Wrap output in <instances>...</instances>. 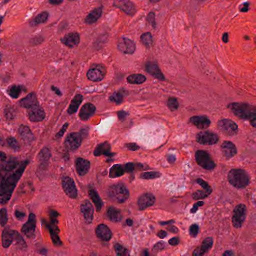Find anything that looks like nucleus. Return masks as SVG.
<instances>
[{"label": "nucleus", "mask_w": 256, "mask_h": 256, "mask_svg": "<svg viewBox=\"0 0 256 256\" xmlns=\"http://www.w3.org/2000/svg\"><path fill=\"white\" fill-rule=\"evenodd\" d=\"M120 50L125 54H132L136 50L134 44L130 40L124 38L118 45Z\"/></svg>", "instance_id": "cd10ccee"}, {"label": "nucleus", "mask_w": 256, "mask_h": 256, "mask_svg": "<svg viewBox=\"0 0 256 256\" xmlns=\"http://www.w3.org/2000/svg\"><path fill=\"white\" fill-rule=\"evenodd\" d=\"M141 40L144 44L149 47L152 42V37L150 32H146L141 36Z\"/></svg>", "instance_id": "de8ad7c7"}, {"label": "nucleus", "mask_w": 256, "mask_h": 256, "mask_svg": "<svg viewBox=\"0 0 256 256\" xmlns=\"http://www.w3.org/2000/svg\"><path fill=\"white\" fill-rule=\"evenodd\" d=\"M124 174V167L121 164H115L110 170L109 176L116 178L123 176Z\"/></svg>", "instance_id": "c9c22d12"}, {"label": "nucleus", "mask_w": 256, "mask_h": 256, "mask_svg": "<svg viewBox=\"0 0 256 256\" xmlns=\"http://www.w3.org/2000/svg\"><path fill=\"white\" fill-rule=\"evenodd\" d=\"M114 249L118 256H130L128 250L119 244L114 245Z\"/></svg>", "instance_id": "49530a36"}, {"label": "nucleus", "mask_w": 256, "mask_h": 256, "mask_svg": "<svg viewBox=\"0 0 256 256\" xmlns=\"http://www.w3.org/2000/svg\"><path fill=\"white\" fill-rule=\"evenodd\" d=\"M214 244L213 239L212 238H208L204 239L201 246L198 248L193 253L194 256H203L212 246Z\"/></svg>", "instance_id": "5701e85b"}, {"label": "nucleus", "mask_w": 256, "mask_h": 256, "mask_svg": "<svg viewBox=\"0 0 256 256\" xmlns=\"http://www.w3.org/2000/svg\"><path fill=\"white\" fill-rule=\"evenodd\" d=\"M50 236L52 240V242L55 246H58L62 245V242L60 240L58 234Z\"/></svg>", "instance_id": "338daca9"}, {"label": "nucleus", "mask_w": 256, "mask_h": 256, "mask_svg": "<svg viewBox=\"0 0 256 256\" xmlns=\"http://www.w3.org/2000/svg\"><path fill=\"white\" fill-rule=\"evenodd\" d=\"M46 230L49 232L50 236L58 234L60 228L56 225H46Z\"/></svg>", "instance_id": "3c124183"}, {"label": "nucleus", "mask_w": 256, "mask_h": 256, "mask_svg": "<svg viewBox=\"0 0 256 256\" xmlns=\"http://www.w3.org/2000/svg\"><path fill=\"white\" fill-rule=\"evenodd\" d=\"M179 104L176 99L170 98L168 102V106L172 110L174 111L178 108Z\"/></svg>", "instance_id": "6e6d98bb"}, {"label": "nucleus", "mask_w": 256, "mask_h": 256, "mask_svg": "<svg viewBox=\"0 0 256 256\" xmlns=\"http://www.w3.org/2000/svg\"><path fill=\"white\" fill-rule=\"evenodd\" d=\"M166 248V243L163 241L158 242L154 246V250L156 251L162 250Z\"/></svg>", "instance_id": "69168bd1"}, {"label": "nucleus", "mask_w": 256, "mask_h": 256, "mask_svg": "<svg viewBox=\"0 0 256 256\" xmlns=\"http://www.w3.org/2000/svg\"><path fill=\"white\" fill-rule=\"evenodd\" d=\"M228 108L235 116L240 119L250 120L252 126L256 127V106L234 102L229 104Z\"/></svg>", "instance_id": "f03ea898"}, {"label": "nucleus", "mask_w": 256, "mask_h": 256, "mask_svg": "<svg viewBox=\"0 0 256 256\" xmlns=\"http://www.w3.org/2000/svg\"><path fill=\"white\" fill-rule=\"evenodd\" d=\"M81 212L85 220L90 223L92 222L94 213V208L89 200H85L81 206Z\"/></svg>", "instance_id": "412c9836"}, {"label": "nucleus", "mask_w": 256, "mask_h": 256, "mask_svg": "<svg viewBox=\"0 0 256 256\" xmlns=\"http://www.w3.org/2000/svg\"><path fill=\"white\" fill-rule=\"evenodd\" d=\"M218 127L222 130L229 132H235L238 128V125L235 122L228 120H219Z\"/></svg>", "instance_id": "473e14b6"}, {"label": "nucleus", "mask_w": 256, "mask_h": 256, "mask_svg": "<svg viewBox=\"0 0 256 256\" xmlns=\"http://www.w3.org/2000/svg\"><path fill=\"white\" fill-rule=\"evenodd\" d=\"M44 41L42 36H36L31 38L28 40V44L30 46H35L42 44Z\"/></svg>", "instance_id": "09e8293b"}, {"label": "nucleus", "mask_w": 256, "mask_h": 256, "mask_svg": "<svg viewBox=\"0 0 256 256\" xmlns=\"http://www.w3.org/2000/svg\"><path fill=\"white\" fill-rule=\"evenodd\" d=\"M130 115L128 112L124 110L119 111L118 112V116L120 121L122 122L126 120V116Z\"/></svg>", "instance_id": "680f3d73"}, {"label": "nucleus", "mask_w": 256, "mask_h": 256, "mask_svg": "<svg viewBox=\"0 0 256 256\" xmlns=\"http://www.w3.org/2000/svg\"><path fill=\"white\" fill-rule=\"evenodd\" d=\"M4 113L7 119L14 120L16 116V112L14 107H10L4 110Z\"/></svg>", "instance_id": "8fccbe9b"}, {"label": "nucleus", "mask_w": 256, "mask_h": 256, "mask_svg": "<svg viewBox=\"0 0 256 256\" xmlns=\"http://www.w3.org/2000/svg\"><path fill=\"white\" fill-rule=\"evenodd\" d=\"M124 99V96L120 92H114L110 98L112 101L116 102L118 104H120Z\"/></svg>", "instance_id": "864d4df0"}, {"label": "nucleus", "mask_w": 256, "mask_h": 256, "mask_svg": "<svg viewBox=\"0 0 256 256\" xmlns=\"http://www.w3.org/2000/svg\"><path fill=\"white\" fill-rule=\"evenodd\" d=\"M22 90L20 86H13L10 90V94L14 98H18L19 97L20 94Z\"/></svg>", "instance_id": "5fc2aeb1"}, {"label": "nucleus", "mask_w": 256, "mask_h": 256, "mask_svg": "<svg viewBox=\"0 0 256 256\" xmlns=\"http://www.w3.org/2000/svg\"><path fill=\"white\" fill-rule=\"evenodd\" d=\"M20 164L18 158L12 156L8 158L4 152L0 151V170L1 171L13 172Z\"/></svg>", "instance_id": "20e7f679"}, {"label": "nucleus", "mask_w": 256, "mask_h": 256, "mask_svg": "<svg viewBox=\"0 0 256 256\" xmlns=\"http://www.w3.org/2000/svg\"><path fill=\"white\" fill-rule=\"evenodd\" d=\"M96 106L92 104L86 103L82 106L80 112V119L84 122L88 121L92 117L96 112Z\"/></svg>", "instance_id": "9d476101"}, {"label": "nucleus", "mask_w": 256, "mask_h": 256, "mask_svg": "<svg viewBox=\"0 0 256 256\" xmlns=\"http://www.w3.org/2000/svg\"><path fill=\"white\" fill-rule=\"evenodd\" d=\"M125 146L130 151H138L140 149V146L136 143H127L125 144Z\"/></svg>", "instance_id": "052dcab7"}, {"label": "nucleus", "mask_w": 256, "mask_h": 256, "mask_svg": "<svg viewBox=\"0 0 256 256\" xmlns=\"http://www.w3.org/2000/svg\"><path fill=\"white\" fill-rule=\"evenodd\" d=\"M52 157V154L50 150L45 147L42 149L39 154L38 158L40 162V168L45 170L48 166V162Z\"/></svg>", "instance_id": "a878e982"}, {"label": "nucleus", "mask_w": 256, "mask_h": 256, "mask_svg": "<svg viewBox=\"0 0 256 256\" xmlns=\"http://www.w3.org/2000/svg\"><path fill=\"white\" fill-rule=\"evenodd\" d=\"M36 216L35 214L30 213L29 215L28 220L25 224H36Z\"/></svg>", "instance_id": "774afa93"}, {"label": "nucleus", "mask_w": 256, "mask_h": 256, "mask_svg": "<svg viewBox=\"0 0 256 256\" xmlns=\"http://www.w3.org/2000/svg\"><path fill=\"white\" fill-rule=\"evenodd\" d=\"M127 80L130 84H140L146 82V78L144 75L136 74L129 76L127 78Z\"/></svg>", "instance_id": "f704fd0d"}, {"label": "nucleus", "mask_w": 256, "mask_h": 256, "mask_svg": "<svg viewBox=\"0 0 256 256\" xmlns=\"http://www.w3.org/2000/svg\"><path fill=\"white\" fill-rule=\"evenodd\" d=\"M7 210L2 208L0 210V224H6L8 222Z\"/></svg>", "instance_id": "4d7b16f0"}, {"label": "nucleus", "mask_w": 256, "mask_h": 256, "mask_svg": "<svg viewBox=\"0 0 256 256\" xmlns=\"http://www.w3.org/2000/svg\"><path fill=\"white\" fill-rule=\"evenodd\" d=\"M83 101V96L82 94H76L68 108V113L72 115L76 113Z\"/></svg>", "instance_id": "2f4dec72"}, {"label": "nucleus", "mask_w": 256, "mask_h": 256, "mask_svg": "<svg viewBox=\"0 0 256 256\" xmlns=\"http://www.w3.org/2000/svg\"><path fill=\"white\" fill-rule=\"evenodd\" d=\"M102 8H98L94 10L86 16L85 22L87 24H92L96 22L102 16Z\"/></svg>", "instance_id": "72a5a7b5"}, {"label": "nucleus", "mask_w": 256, "mask_h": 256, "mask_svg": "<svg viewBox=\"0 0 256 256\" xmlns=\"http://www.w3.org/2000/svg\"><path fill=\"white\" fill-rule=\"evenodd\" d=\"M160 176V174L158 172H148L140 174V178L142 180H153L158 178Z\"/></svg>", "instance_id": "ea45409f"}, {"label": "nucleus", "mask_w": 256, "mask_h": 256, "mask_svg": "<svg viewBox=\"0 0 256 256\" xmlns=\"http://www.w3.org/2000/svg\"><path fill=\"white\" fill-rule=\"evenodd\" d=\"M106 74L104 67L100 65H97L96 66L90 70L87 73L88 78L93 82L102 81Z\"/></svg>", "instance_id": "9b49d317"}, {"label": "nucleus", "mask_w": 256, "mask_h": 256, "mask_svg": "<svg viewBox=\"0 0 256 256\" xmlns=\"http://www.w3.org/2000/svg\"><path fill=\"white\" fill-rule=\"evenodd\" d=\"M106 216L112 222H119L122 220V210L114 206L110 207L107 210Z\"/></svg>", "instance_id": "c85d7f7f"}, {"label": "nucleus", "mask_w": 256, "mask_h": 256, "mask_svg": "<svg viewBox=\"0 0 256 256\" xmlns=\"http://www.w3.org/2000/svg\"><path fill=\"white\" fill-rule=\"evenodd\" d=\"M28 113L29 120L32 122H42L46 118L44 110L40 104L30 110Z\"/></svg>", "instance_id": "f8f14e48"}, {"label": "nucleus", "mask_w": 256, "mask_h": 256, "mask_svg": "<svg viewBox=\"0 0 256 256\" xmlns=\"http://www.w3.org/2000/svg\"><path fill=\"white\" fill-rule=\"evenodd\" d=\"M109 196L111 198L117 196L120 203H124L128 198L129 192L126 187L122 184L114 185L108 190Z\"/></svg>", "instance_id": "423d86ee"}, {"label": "nucleus", "mask_w": 256, "mask_h": 256, "mask_svg": "<svg viewBox=\"0 0 256 256\" xmlns=\"http://www.w3.org/2000/svg\"><path fill=\"white\" fill-rule=\"evenodd\" d=\"M246 206L244 204H240L234 209V215L232 218L233 223L242 224L246 219Z\"/></svg>", "instance_id": "2eb2a0df"}, {"label": "nucleus", "mask_w": 256, "mask_h": 256, "mask_svg": "<svg viewBox=\"0 0 256 256\" xmlns=\"http://www.w3.org/2000/svg\"><path fill=\"white\" fill-rule=\"evenodd\" d=\"M196 160L198 164L204 170H210L216 166L214 162L210 160V154L204 150H198L196 152Z\"/></svg>", "instance_id": "39448f33"}, {"label": "nucleus", "mask_w": 256, "mask_h": 256, "mask_svg": "<svg viewBox=\"0 0 256 256\" xmlns=\"http://www.w3.org/2000/svg\"><path fill=\"white\" fill-rule=\"evenodd\" d=\"M6 143L9 147L15 151L20 149V146L18 141L14 137H10L6 139Z\"/></svg>", "instance_id": "c03bdc74"}, {"label": "nucleus", "mask_w": 256, "mask_h": 256, "mask_svg": "<svg viewBox=\"0 0 256 256\" xmlns=\"http://www.w3.org/2000/svg\"><path fill=\"white\" fill-rule=\"evenodd\" d=\"M90 196L93 202L96 205V212H100L104 205V204L102 201V200L100 198L99 195L96 192L93 191L91 192Z\"/></svg>", "instance_id": "e433bc0d"}, {"label": "nucleus", "mask_w": 256, "mask_h": 256, "mask_svg": "<svg viewBox=\"0 0 256 256\" xmlns=\"http://www.w3.org/2000/svg\"><path fill=\"white\" fill-rule=\"evenodd\" d=\"M68 123H65L59 131V132L56 134V137L57 138H61L64 136L65 132L66 131L68 126Z\"/></svg>", "instance_id": "0e129e2a"}, {"label": "nucleus", "mask_w": 256, "mask_h": 256, "mask_svg": "<svg viewBox=\"0 0 256 256\" xmlns=\"http://www.w3.org/2000/svg\"><path fill=\"white\" fill-rule=\"evenodd\" d=\"M30 162L28 160L22 162L15 172L11 173L0 170V204H6L10 200L17 184Z\"/></svg>", "instance_id": "f257e3e1"}, {"label": "nucleus", "mask_w": 256, "mask_h": 256, "mask_svg": "<svg viewBox=\"0 0 256 256\" xmlns=\"http://www.w3.org/2000/svg\"><path fill=\"white\" fill-rule=\"evenodd\" d=\"M50 218V223L49 224H58V221L56 219V218L60 216V214L58 212L51 210L49 212L48 214ZM40 222L42 224H48L47 220L44 218H40Z\"/></svg>", "instance_id": "58836bf2"}, {"label": "nucleus", "mask_w": 256, "mask_h": 256, "mask_svg": "<svg viewBox=\"0 0 256 256\" xmlns=\"http://www.w3.org/2000/svg\"><path fill=\"white\" fill-rule=\"evenodd\" d=\"M222 152L228 158H232L237 154V149L232 142L224 141L222 144Z\"/></svg>", "instance_id": "7c9ffc66"}, {"label": "nucleus", "mask_w": 256, "mask_h": 256, "mask_svg": "<svg viewBox=\"0 0 256 256\" xmlns=\"http://www.w3.org/2000/svg\"><path fill=\"white\" fill-rule=\"evenodd\" d=\"M228 180L234 188L238 190H242L250 184V176L244 169L233 168L228 173Z\"/></svg>", "instance_id": "7ed1b4c3"}, {"label": "nucleus", "mask_w": 256, "mask_h": 256, "mask_svg": "<svg viewBox=\"0 0 256 256\" xmlns=\"http://www.w3.org/2000/svg\"><path fill=\"white\" fill-rule=\"evenodd\" d=\"M147 20L154 28H156V15L154 12H150L147 17Z\"/></svg>", "instance_id": "bf43d9fd"}, {"label": "nucleus", "mask_w": 256, "mask_h": 256, "mask_svg": "<svg viewBox=\"0 0 256 256\" xmlns=\"http://www.w3.org/2000/svg\"><path fill=\"white\" fill-rule=\"evenodd\" d=\"M90 129V127L86 126L84 128H81L78 132H74V133L78 134L76 136L80 139L82 142L84 140L88 138Z\"/></svg>", "instance_id": "37998d69"}, {"label": "nucleus", "mask_w": 256, "mask_h": 256, "mask_svg": "<svg viewBox=\"0 0 256 256\" xmlns=\"http://www.w3.org/2000/svg\"><path fill=\"white\" fill-rule=\"evenodd\" d=\"M15 234V240L14 241L16 242V244L21 250L26 249L27 245L23 238L18 232L16 231Z\"/></svg>", "instance_id": "a19ab883"}, {"label": "nucleus", "mask_w": 256, "mask_h": 256, "mask_svg": "<svg viewBox=\"0 0 256 256\" xmlns=\"http://www.w3.org/2000/svg\"><path fill=\"white\" fill-rule=\"evenodd\" d=\"M114 6L128 15L134 16L136 12L134 4L129 0H118Z\"/></svg>", "instance_id": "ddd939ff"}, {"label": "nucleus", "mask_w": 256, "mask_h": 256, "mask_svg": "<svg viewBox=\"0 0 256 256\" xmlns=\"http://www.w3.org/2000/svg\"><path fill=\"white\" fill-rule=\"evenodd\" d=\"M61 42L70 48L78 46L80 42L79 34L76 33H70L61 39Z\"/></svg>", "instance_id": "b1692460"}, {"label": "nucleus", "mask_w": 256, "mask_h": 256, "mask_svg": "<svg viewBox=\"0 0 256 256\" xmlns=\"http://www.w3.org/2000/svg\"><path fill=\"white\" fill-rule=\"evenodd\" d=\"M62 188L66 194L71 198L74 199L78 196V190L73 179L66 177L62 180Z\"/></svg>", "instance_id": "1a4fd4ad"}, {"label": "nucleus", "mask_w": 256, "mask_h": 256, "mask_svg": "<svg viewBox=\"0 0 256 256\" xmlns=\"http://www.w3.org/2000/svg\"><path fill=\"white\" fill-rule=\"evenodd\" d=\"M124 172L132 173L136 171H144L150 170V168L146 164L142 163L128 162L124 167Z\"/></svg>", "instance_id": "bb28decb"}, {"label": "nucleus", "mask_w": 256, "mask_h": 256, "mask_svg": "<svg viewBox=\"0 0 256 256\" xmlns=\"http://www.w3.org/2000/svg\"><path fill=\"white\" fill-rule=\"evenodd\" d=\"M78 134L72 132L67 136L64 146L68 151L74 152L80 147L82 142L80 139L76 136Z\"/></svg>", "instance_id": "6e6552de"}, {"label": "nucleus", "mask_w": 256, "mask_h": 256, "mask_svg": "<svg viewBox=\"0 0 256 256\" xmlns=\"http://www.w3.org/2000/svg\"><path fill=\"white\" fill-rule=\"evenodd\" d=\"M96 233L97 237L102 241L108 242L112 237L111 230L106 225H98Z\"/></svg>", "instance_id": "a211bd4d"}, {"label": "nucleus", "mask_w": 256, "mask_h": 256, "mask_svg": "<svg viewBox=\"0 0 256 256\" xmlns=\"http://www.w3.org/2000/svg\"><path fill=\"white\" fill-rule=\"evenodd\" d=\"M198 184L202 186V188L204 190V192L208 194H211L212 192V190L211 186L209 185L208 183L204 181L202 178H198L196 180Z\"/></svg>", "instance_id": "79ce46f5"}, {"label": "nucleus", "mask_w": 256, "mask_h": 256, "mask_svg": "<svg viewBox=\"0 0 256 256\" xmlns=\"http://www.w3.org/2000/svg\"><path fill=\"white\" fill-rule=\"evenodd\" d=\"M20 104L22 106L29 110L40 104L34 92L28 94L26 98L22 99Z\"/></svg>", "instance_id": "dca6fc26"}, {"label": "nucleus", "mask_w": 256, "mask_h": 256, "mask_svg": "<svg viewBox=\"0 0 256 256\" xmlns=\"http://www.w3.org/2000/svg\"><path fill=\"white\" fill-rule=\"evenodd\" d=\"M18 132L23 140L28 144L32 142L34 138L28 126L22 125L18 128Z\"/></svg>", "instance_id": "c756f323"}, {"label": "nucleus", "mask_w": 256, "mask_h": 256, "mask_svg": "<svg viewBox=\"0 0 256 256\" xmlns=\"http://www.w3.org/2000/svg\"><path fill=\"white\" fill-rule=\"evenodd\" d=\"M16 230L6 228L2 234V246L4 248H8L15 240Z\"/></svg>", "instance_id": "393cba45"}, {"label": "nucleus", "mask_w": 256, "mask_h": 256, "mask_svg": "<svg viewBox=\"0 0 256 256\" xmlns=\"http://www.w3.org/2000/svg\"><path fill=\"white\" fill-rule=\"evenodd\" d=\"M198 225H191L190 228V234L192 238H196L199 233Z\"/></svg>", "instance_id": "13d9d810"}, {"label": "nucleus", "mask_w": 256, "mask_h": 256, "mask_svg": "<svg viewBox=\"0 0 256 256\" xmlns=\"http://www.w3.org/2000/svg\"><path fill=\"white\" fill-rule=\"evenodd\" d=\"M48 16V14L46 12L40 14L36 18L34 22L38 24L44 23L47 20Z\"/></svg>", "instance_id": "603ef678"}, {"label": "nucleus", "mask_w": 256, "mask_h": 256, "mask_svg": "<svg viewBox=\"0 0 256 256\" xmlns=\"http://www.w3.org/2000/svg\"><path fill=\"white\" fill-rule=\"evenodd\" d=\"M156 198L151 194H146L140 197L138 200V204L140 210L153 206L155 203Z\"/></svg>", "instance_id": "4be33fe9"}, {"label": "nucleus", "mask_w": 256, "mask_h": 256, "mask_svg": "<svg viewBox=\"0 0 256 256\" xmlns=\"http://www.w3.org/2000/svg\"><path fill=\"white\" fill-rule=\"evenodd\" d=\"M190 122L200 129L208 128L211 124L210 120L206 116H192L190 118Z\"/></svg>", "instance_id": "aec40b11"}, {"label": "nucleus", "mask_w": 256, "mask_h": 256, "mask_svg": "<svg viewBox=\"0 0 256 256\" xmlns=\"http://www.w3.org/2000/svg\"><path fill=\"white\" fill-rule=\"evenodd\" d=\"M90 162L82 158H78L76 160V168L78 174L81 176H85L90 168Z\"/></svg>", "instance_id": "6ab92c4d"}, {"label": "nucleus", "mask_w": 256, "mask_h": 256, "mask_svg": "<svg viewBox=\"0 0 256 256\" xmlns=\"http://www.w3.org/2000/svg\"><path fill=\"white\" fill-rule=\"evenodd\" d=\"M36 225H23L22 232L29 238H35Z\"/></svg>", "instance_id": "4c0bfd02"}, {"label": "nucleus", "mask_w": 256, "mask_h": 256, "mask_svg": "<svg viewBox=\"0 0 256 256\" xmlns=\"http://www.w3.org/2000/svg\"><path fill=\"white\" fill-rule=\"evenodd\" d=\"M198 142L201 144L214 145L217 144L219 140L218 135L213 132L207 130L200 132L197 136Z\"/></svg>", "instance_id": "0eeeda50"}, {"label": "nucleus", "mask_w": 256, "mask_h": 256, "mask_svg": "<svg viewBox=\"0 0 256 256\" xmlns=\"http://www.w3.org/2000/svg\"><path fill=\"white\" fill-rule=\"evenodd\" d=\"M146 70L150 74L160 81H166V78L158 67V65L148 62L146 64Z\"/></svg>", "instance_id": "f3484780"}, {"label": "nucleus", "mask_w": 256, "mask_h": 256, "mask_svg": "<svg viewBox=\"0 0 256 256\" xmlns=\"http://www.w3.org/2000/svg\"><path fill=\"white\" fill-rule=\"evenodd\" d=\"M210 194L206 193L205 192L201 190H197L192 194V198L194 200H204Z\"/></svg>", "instance_id": "a18cd8bd"}, {"label": "nucleus", "mask_w": 256, "mask_h": 256, "mask_svg": "<svg viewBox=\"0 0 256 256\" xmlns=\"http://www.w3.org/2000/svg\"><path fill=\"white\" fill-rule=\"evenodd\" d=\"M111 146L108 142H105L98 144L94 152V155L95 156H100L102 154L110 157H114L116 156V153L110 152Z\"/></svg>", "instance_id": "4468645a"}, {"label": "nucleus", "mask_w": 256, "mask_h": 256, "mask_svg": "<svg viewBox=\"0 0 256 256\" xmlns=\"http://www.w3.org/2000/svg\"><path fill=\"white\" fill-rule=\"evenodd\" d=\"M204 204V202L203 201H198L197 202L195 203L192 208L190 210V212L192 214L196 213L198 210L199 207L202 206Z\"/></svg>", "instance_id": "e2e57ef3"}]
</instances>
